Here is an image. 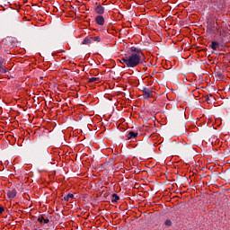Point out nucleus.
<instances>
[{"label":"nucleus","instance_id":"2","mask_svg":"<svg viewBox=\"0 0 230 230\" xmlns=\"http://www.w3.org/2000/svg\"><path fill=\"white\" fill-rule=\"evenodd\" d=\"M13 41V38L12 37H7L4 39L1 42V49H12L13 48V44L12 42Z\"/></svg>","mask_w":230,"mask_h":230},{"label":"nucleus","instance_id":"18","mask_svg":"<svg viewBox=\"0 0 230 230\" xmlns=\"http://www.w3.org/2000/svg\"><path fill=\"white\" fill-rule=\"evenodd\" d=\"M211 98H213V95H211V94L207 95L206 102H208V103H209V102H211Z\"/></svg>","mask_w":230,"mask_h":230},{"label":"nucleus","instance_id":"10","mask_svg":"<svg viewBox=\"0 0 230 230\" xmlns=\"http://www.w3.org/2000/svg\"><path fill=\"white\" fill-rule=\"evenodd\" d=\"M173 226V222L171 219H166L162 226L163 229H166L168 227H172Z\"/></svg>","mask_w":230,"mask_h":230},{"label":"nucleus","instance_id":"14","mask_svg":"<svg viewBox=\"0 0 230 230\" xmlns=\"http://www.w3.org/2000/svg\"><path fill=\"white\" fill-rule=\"evenodd\" d=\"M139 66H146V61L145 60V56L143 54L140 56Z\"/></svg>","mask_w":230,"mask_h":230},{"label":"nucleus","instance_id":"11","mask_svg":"<svg viewBox=\"0 0 230 230\" xmlns=\"http://www.w3.org/2000/svg\"><path fill=\"white\" fill-rule=\"evenodd\" d=\"M210 48L214 51H217V49H218L220 48V43L217 42V41H212L211 44H210Z\"/></svg>","mask_w":230,"mask_h":230},{"label":"nucleus","instance_id":"13","mask_svg":"<svg viewBox=\"0 0 230 230\" xmlns=\"http://www.w3.org/2000/svg\"><path fill=\"white\" fill-rule=\"evenodd\" d=\"M73 197H75L73 193H68L66 196L63 198V199L65 200V202H69V199H73Z\"/></svg>","mask_w":230,"mask_h":230},{"label":"nucleus","instance_id":"4","mask_svg":"<svg viewBox=\"0 0 230 230\" xmlns=\"http://www.w3.org/2000/svg\"><path fill=\"white\" fill-rule=\"evenodd\" d=\"M142 96L144 98V100H148V98H152V96H154V91H152V89L150 88H144L142 90Z\"/></svg>","mask_w":230,"mask_h":230},{"label":"nucleus","instance_id":"15","mask_svg":"<svg viewBox=\"0 0 230 230\" xmlns=\"http://www.w3.org/2000/svg\"><path fill=\"white\" fill-rule=\"evenodd\" d=\"M38 221L40 222V224H42L44 222V224H49V220L48 218H44V217H39Z\"/></svg>","mask_w":230,"mask_h":230},{"label":"nucleus","instance_id":"1","mask_svg":"<svg viewBox=\"0 0 230 230\" xmlns=\"http://www.w3.org/2000/svg\"><path fill=\"white\" fill-rule=\"evenodd\" d=\"M119 62L123 64L124 67H137V66H139V62H141V56H139V54H129L128 56L125 55L120 58Z\"/></svg>","mask_w":230,"mask_h":230},{"label":"nucleus","instance_id":"21","mask_svg":"<svg viewBox=\"0 0 230 230\" xmlns=\"http://www.w3.org/2000/svg\"><path fill=\"white\" fill-rule=\"evenodd\" d=\"M2 213H4V208L0 207V215H2Z\"/></svg>","mask_w":230,"mask_h":230},{"label":"nucleus","instance_id":"22","mask_svg":"<svg viewBox=\"0 0 230 230\" xmlns=\"http://www.w3.org/2000/svg\"><path fill=\"white\" fill-rule=\"evenodd\" d=\"M119 170L123 168V165H119Z\"/></svg>","mask_w":230,"mask_h":230},{"label":"nucleus","instance_id":"3","mask_svg":"<svg viewBox=\"0 0 230 230\" xmlns=\"http://www.w3.org/2000/svg\"><path fill=\"white\" fill-rule=\"evenodd\" d=\"M102 39L99 36L96 37H86L82 44L87 45V44H93V42H100Z\"/></svg>","mask_w":230,"mask_h":230},{"label":"nucleus","instance_id":"19","mask_svg":"<svg viewBox=\"0 0 230 230\" xmlns=\"http://www.w3.org/2000/svg\"><path fill=\"white\" fill-rule=\"evenodd\" d=\"M4 64V58H0V66H2Z\"/></svg>","mask_w":230,"mask_h":230},{"label":"nucleus","instance_id":"20","mask_svg":"<svg viewBox=\"0 0 230 230\" xmlns=\"http://www.w3.org/2000/svg\"><path fill=\"white\" fill-rule=\"evenodd\" d=\"M217 76H218V78H224L225 77V75H224V74H222V73H217Z\"/></svg>","mask_w":230,"mask_h":230},{"label":"nucleus","instance_id":"8","mask_svg":"<svg viewBox=\"0 0 230 230\" xmlns=\"http://www.w3.org/2000/svg\"><path fill=\"white\" fill-rule=\"evenodd\" d=\"M95 12L99 15H103V13H105V7H103L102 5H97L95 8Z\"/></svg>","mask_w":230,"mask_h":230},{"label":"nucleus","instance_id":"12","mask_svg":"<svg viewBox=\"0 0 230 230\" xmlns=\"http://www.w3.org/2000/svg\"><path fill=\"white\" fill-rule=\"evenodd\" d=\"M118 200H119V196L118 194L114 193L111 196V202L112 203H118Z\"/></svg>","mask_w":230,"mask_h":230},{"label":"nucleus","instance_id":"6","mask_svg":"<svg viewBox=\"0 0 230 230\" xmlns=\"http://www.w3.org/2000/svg\"><path fill=\"white\" fill-rule=\"evenodd\" d=\"M95 22L99 24V26H103L105 24V18L102 15H97L95 17Z\"/></svg>","mask_w":230,"mask_h":230},{"label":"nucleus","instance_id":"9","mask_svg":"<svg viewBox=\"0 0 230 230\" xmlns=\"http://www.w3.org/2000/svg\"><path fill=\"white\" fill-rule=\"evenodd\" d=\"M127 137L128 140L136 139L137 137V131H129Z\"/></svg>","mask_w":230,"mask_h":230},{"label":"nucleus","instance_id":"16","mask_svg":"<svg viewBox=\"0 0 230 230\" xmlns=\"http://www.w3.org/2000/svg\"><path fill=\"white\" fill-rule=\"evenodd\" d=\"M94 82H100L99 77H91V78H89V84H93Z\"/></svg>","mask_w":230,"mask_h":230},{"label":"nucleus","instance_id":"17","mask_svg":"<svg viewBox=\"0 0 230 230\" xmlns=\"http://www.w3.org/2000/svg\"><path fill=\"white\" fill-rule=\"evenodd\" d=\"M0 73H8V68L6 66H3V65L0 66Z\"/></svg>","mask_w":230,"mask_h":230},{"label":"nucleus","instance_id":"5","mask_svg":"<svg viewBox=\"0 0 230 230\" xmlns=\"http://www.w3.org/2000/svg\"><path fill=\"white\" fill-rule=\"evenodd\" d=\"M7 196L8 199H11V200L13 199L14 197H17V190L12 189L7 190Z\"/></svg>","mask_w":230,"mask_h":230},{"label":"nucleus","instance_id":"7","mask_svg":"<svg viewBox=\"0 0 230 230\" xmlns=\"http://www.w3.org/2000/svg\"><path fill=\"white\" fill-rule=\"evenodd\" d=\"M130 51L132 52L131 55H138V57L143 55V53H141V49H137L136 47H131Z\"/></svg>","mask_w":230,"mask_h":230}]
</instances>
